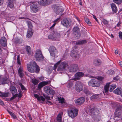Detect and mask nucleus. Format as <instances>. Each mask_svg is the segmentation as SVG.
I'll list each match as a JSON object with an SVG mask.
<instances>
[{
	"label": "nucleus",
	"instance_id": "14",
	"mask_svg": "<svg viewBox=\"0 0 122 122\" xmlns=\"http://www.w3.org/2000/svg\"><path fill=\"white\" fill-rule=\"evenodd\" d=\"M54 11L56 14L58 15H61L63 12V10L62 8L56 6L54 8Z\"/></svg>",
	"mask_w": 122,
	"mask_h": 122
},
{
	"label": "nucleus",
	"instance_id": "54",
	"mask_svg": "<svg viewBox=\"0 0 122 122\" xmlns=\"http://www.w3.org/2000/svg\"><path fill=\"white\" fill-rule=\"evenodd\" d=\"M97 79L100 81H102L103 79V77L100 76H98V77Z\"/></svg>",
	"mask_w": 122,
	"mask_h": 122
},
{
	"label": "nucleus",
	"instance_id": "13",
	"mask_svg": "<svg viewBox=\"0 0 122 122\" xmlns=\"http://www.w3.org/2000/svg\"><path fill=\"white\" fill-rule=\"evenodd\" d=\"M78 70V65L76 64H72L70 66V72H72L76 71Z\"/></svg>",
	"mask_w": 122,
	"mask_h": 122
},
{
	"label": "nucleus",
	"instance_id": "7",
	"mask_svg": "<svg viewBox=\"0 0 122 122\" xmlns=\"http://www.w3.org/2000/svg\"><path fill=\"white\" fill-rule=\"evenodd\" d=\"M61 23L64 26L68 28L71 25V19H69L65 18L61 20Z\"/></svg>",
	"mask_w": 122,
	"mask_h": 122
},
{
	"label": "nucleus",
	"instance_id": "30",
	"mask_svg": "<svg viewBox=\"0 0 122 122\" xmlns=\"http://www.w3.org/2000/svg\"><path fill=\"white\" fill-rule=\"evenodd\" d=\"M62 113H59L57 117V120L58 122H61V120L62 117Z\"/></svg>",
	"mask_w": 122,
	"mask_h": 122
},
{
	"label": "nucleus",
	"instance_id": "23",
	"mask_svg": "<svg viewBox=\"0 0 122 122\" xmlns=\"http://www.w3.org/2000/svg\"><path fill=\"white\" fill-rule=\"evenodd\" d=\"M10 90L13 95L15 94L17 92V90L16 88L14 86H12L10 87Z\"/></svg>",
	"mask_w": 122,
	"mask_h": 122
},
{
	"label": "nucleus",
	"instance_id": "44",
	"mask_svg": "<svg viewBox=\"0 0 122 122\" xmlns=\"http://www.w3.org/2000/svg\"><path fill=\"white\" fill-rule=\"evenodd\" d=\"M32 82H33L34 85H37L39 82V81L37 80L34 79L32 80Z\"/></svg>",
	"mask_w": 122,
	"mask_h": 122
},
{
	"label": "nucleus",
	"instance_id": "41",
	"mask_svg": "<svg viewBox=\"0 0 122 122\" xmlns=\"http://www.w3.org/2000/svg\"><path fill=\"white\" fill-rule=\"evenodd\" d=\"M94 63L95 65L98 66L101 64V61L99 60H96L94 61Z\"/></svg>",
	"mask_w": 122,
	"mask_h": 122
},
{
	"label": "nucleus",
	"instance_id": "52",
	"mask_svg": "<svg viewBox=\"0 0 122 122\" xmlns=\"http://www.w3.org/2000/svg\"><path fill=\"white\" fill-rule=\"evenodd\" d=\"M18 97H22V94H21V90H20V92L18 94Z\"/></svg>",
	"mask_w": 122,
	"mask_h": 122
},
{
	"label": "nucleus",
	"instance_id": "36",
	"mask_svg": "<svg viewBox=\"0 0 122 122\" xmlns=\"http://www.w3.org/2000/svg\"><path fill=\"white\" fill-rule=\"evenodd\" d=\"M84 92L87 96H91V92L87 89H84Z\"/></svg>",
	"mask_w": 122,
	"mask_h": 122
},
{
	"label": "nucleus",
	"instance_id": "61",
	"mask_svg": "<svg viewBox=\"0 0 122 122\" xmlns=\"http://www.w3.org/2000/svg\"><path fill=\"white\" fill-rule=\"evenodd\" d=\"M0 104L2 105H4V104L3 102L0 99Z\"/></svg>",
	"mask_w": 122,
	"mask_h": 122
},
{
	"label": "nucleus",
	"instance_id": "39",
	"mask_svg": "<svg viewBox=\"0 0 122 122\" xmlns=\"http://www.w3.org/2000/svg\"><path fill=\"white\" fill-rule=\"evenodd\" d=\"M8 6L11 9L14 8V5L13 2L11 1H9L8 3Z\"/></svg>",
	"mask_w": 122,
	"mask_h": 122
},
{
	"label": "nucleus",
	"instance_id": "37",
	"mask_svg": "<svg viewBox=\"0 0 122 122\" xmlns=\"http://www.w3.org/2000/svg\"><path fill=\"white\" fill-rule=\"evenodd\" d=\"M7 112L10 114L11 116L14 119H16L17 118V117L13 113L10 112V111L7 110Z\"/></svg>",
	"mask_w": 122,
	"mask_h": 122
},
{
	"label": "nucleus",
	"instance_id": "20",
	"mask_svg": "<svg viewBox=\"0 0 122 122\" xmlns=\"http://www.w3.org/2000/svg\"><path fill=\"white\" fill-rule=\"evenodd\" d=\"M41 4L43 5H46L49 4L51 2V0H41Z\"/></svg>",
	"mask_w": 122,
	"mask_h": 122
},
{
	"label": "nucleus",
	"instance_id": "53",
	"mask_svg": "<svg viewBox=\"0 0 122 122\" xmlns=\"http://www.w3.org/2000/svg\"><path fill=\"white\" fill-rule=\"evenodd\" d=\"M72 83H70L68 84L67 86L68 88H70L72 86Z\"/></svg>",
	"mask_w": 122,
	"mask_h": 122
},
{
	"label": "nucleus",
	"instance_id": "8",
	"mask_svg": "<svg viewBox=\"0 0 122 122\" xmlns=\"http://www.w3.org/2000/svg\"><path fill=\"white\" fill-rule=\"evenodd\" d=\"M76 91L80 92L82 91L83 89V85L79 81H77L76 83L75 87Z\"/></svg>",
	"mask_w": 122,
	"mask_h": 122
},
{
	"label": "nucleus",
	"instance_id": "16",
	"mask_svg": "<svg viewBox=\"0 0 122 122\" xmlns=\"http://www.w3.org/2000/svg\"><path fill=\"white\" fill-rule=\"evenodd\" d=\"M85 100V98L83 97H80L76 101L75 103L77 105H81L84 103Z\"/></svg>",
	"mask_w": 122,
	"mask_h": 122
},
{
	"label": "nucleus",
	"instance_id": "56",
	"mask_svg": "<svg viewBox=\"0 0 122 122\" xmlns=\"http://www.w3.org/2000/svg\"><path fill=\"white\" fill-rule=\"evenodd\" d=\"M113 89H114L116 87V85L115 84H112L111 85Z\"/></svg>",
	"mask_w": 122,
	"mask_h": 122
},
{
	"label": "nucleus",
	"instance_id": "57",
	"mask_svg": "<svg viewBox=\"0 0 122 122\" xmlns=\"http://www.w3.org/2000/svg\"><path fill=\"white\" fill-rule=\"evenodd\" d=\"M34 97L36 98L38 100L39 99V98L40 97L39 96V95L37 94H35L34 95Z\"/></svg>",
	"mask_w": 122,
	"mask_h": 122
},
{
	"label": "nucleus",
	"instance_id": "25",
	"mask_svg": "<svg viewBox=\"0 0 122 122\" xmlns=\"http://www.w3.org/2000/svg\"><path fill=\"white\" fill-rule=\"evenodd\" d=\"M111 6L113 11L115 13H116L117 10V7L115 4L114 3H112L111 4Z\"/></svg>",
	"mask_w": 122,
	"mask_h": 122
},
{
	"label": "nucleus",
	"instance_id": "26",
	"mask_svg": "<svg viewBox=\"0 0 122 122\" xmlns=\"http://www.w3.org/2000/svg\"><path fill=\"white\" fill-rule=\"evenodd\" d=\"M87 41L85 40H79L76 42V45H81L87 42Z\"/></svg>",
	"mask_w": 122,
	"mask_h": 122
},
{
	"label": "nucleus",
	"instance_id": "64",
	"mask_svg": "<svg viewBox=\"0 0 122 122\" xmlns=\"http://www.w3.org/2000/svg\"><path fill=\"white\" fill-rule=\"evenodd\" d=\"M2 48L0 46V55H1L2 54Z\"/></svg>",
	"mask_w": 122,
	"mask_h": 122
},
{
	"label": "nucleus",
	"instance_id": "11",
	"mask_svg": "<svg viewBox=\"0 0 122 122\" xmlns=\"http://www.w3.org/2000/svg\"><path fill=\"white\" fill-rule=\"evenodd\" d=\"M51 56L55 57L58 53V51L54 46H50L49 50Z\"/></svg>",
	"mask_w": 122,
	"mask_h": 122
},
{
	"label": "nucleus",
	"instance_id": "10",
	"mask_svg": "<svg viewBox=\"0 0 122 122\" xmlns=\"http://www.w3.org/2000/svg\"><path fill=\"white\" fill-rule=\"evenodd\" d=\"M30 8L31 12L35 13L37 12L40 10L38 4L35 3L31 5Z\"/></svg>",
	"mask_w": 122,
	"mask_h": 122
},
{
	"label": "nucleus",
	"instance_id": "50",
	"mask_svg": "<svg viewBox=\"0 0 122 122\" xmlns=\"http://www.w3.org/2000/svg\"><path fill=\"white\" fill-rule=\"evenodd\" d=\"M85 22L88 24H91V22L87 18H86L85 19Z\"/></svg>",
	"mask_w": 122,
	"mask_h": 122
},
{
	"label": "nucleus",
	"instance_id": "15",
	"mask_svg": "<svg viewBox=\"0 0 122 122\" xmlns=\"http://www.w3.org/2000/svg\"><path fill=\"white\" fill-rule=\"evenodd\" d=\"M9 80L8 78L5 77H2L1 76L0 78V85H4L9 83Z\"/></svg>",
	"mask_w": 122,
	"mask_h": 122
},
{
	"label": "nucleus",
	"instance_id": "27",
	"mask_svg": "<svg viewBox=\"0 0 122 122\" xmlns=\"http://www.w3.org/2000/svg\"><path fill=\"white\" fill-rule=\"evenodd\" d=\"M113 92L116 94L119 95L122 92V90L121 88H117Z\"/></svg>",
	"mask_w": 122,
	"mask_h": 122
},
{
	"label": "nucleus",
	"instance_id": "60",
	"mask_svg": "<svg viewBox=\"0 0 122 122\" xmlns=\"http://www.w3.org/2000/svg\"><path fill=\"white\" fill-rule=\"evenodd\" d=\"M19 19H28V18H25L24 17H19Z\"/></svg>",
	"mask_w": 122,
	"mask_h": 122
},
{
	"label": "nucleus",
	"instance_id": "33",
	"mask_svg": "<svg viewBox=\"0 0 122 122\" xmlns=\"http://www.w3.org/2000/svg\"><path fill=\"white\" fill-rule=\"evenodd\" d=\"M110 83V82L107 83L104 87L105 91L106 93L108 92L109 85Z\"/></svg>",
	"mask_w": 122,
	"mask_h": 122
},
{
	"label": "nucleus",
	"instance_id": "1",
	"mask_svg": "<svg viewBox=\"0 0 122 122\" xmlns=\"http://www.w3.org/2000/svg\"><path fill=\"white\" fill-rule=\"evenodd\" d=\"M27 68L28 71L31 73L36 72L38 73L40 70V68L35 61H32L30 64L27 65Z\"/></svg>",
	"mask_w": 122,
	"mask_h": 122
},
{
	"label": "nucleus",
	"instance_id": "3",
	"mask_svg": "<svg viewBox=\"0 0 122 122\" xmlns=\"http://www.w3.org/2000/svg\"><path fill=\"white\" fill-rule=\"evenodd\" d=\"M67 112L69 117L73 118L77 115L78 110L75 107H72L68 109Z\"/></svg>",
	"mask_w": 122,
	"mask_h": 122
},
{
	"label": "nucleus",
	"instance_id": "62",
	"mask_svg": "<svg viewBox=\"0 0 122 122\" xmlns=\"http://www.w3.org/2000/svg\"><path fill=\"white\" fill-rule=\"evenodd\" d=\"M46 99H47L48 100H50V97L49 96H46L45 97Z\"/></svg>",
	"mask_w": 122,
	"mask_h": 122
},
{
	"label": "nucleus",
	"instance_id": "42",
	"mask_svg": "<svg viewBox=\"0 0 122 122\" xmlns=\"http://www.w3.org/2000/svg\"><path fill=\"white\" fill-rule=\"evenodd\" d=\"M33 34L32 31H28L27 36L28 38L31 37Z\"/></svg>",
	"mask_w": 122,
	"mask_h": 122
},
{
	"label": "nucleus",
	"instance_id": "59",
	"mask_svg": "<svg viewBox=\"0 0 122 122\" xmlns=\"http://www.w3.org/2000/svg\"><path fill=\"white\" fill-rule=\"evenodd\" d=\"M60 17H59V18H58L57 19H56L54 21V22H57L60 19Z\"/></svg>",
	"mask_w": 122,
	"mask_h": 122
},
{
	"label": "nucleus",
	"instance_id": "46",
	"mask_svg": "<svg viewBox=\"0 0 122 122\" xmlns=\"http://www.w3.org/2000/svg\"><path fill=\"white\" fill-rule=\"evenodd\" d=\"M118 36L120 39L122 40V32L120 31L118 33Z\"/></svg>",
	"mask_w": 122,
	"mask_h": 122
},
{
	"label": "nucleus",
	"instance_id": "24",
	"mask_svg": "<svg viewBox=\"0 0 122 122\" xmlns=\"http://www.w3.org/2000/svg\"><path fill=\"white\" fill-rule=\"evenodd\" d=\"M78 31H74L73 32L74 37L76 39L79 38L81 36V34Z\"/></svg>",
	"mask_w": 122,
	"mask_h": 122
},
{
	"label": "nucleus",
	"instance_id": "2",
	"mask_svg": "<svg viewBox=\"0 0 122 122\" xmlns=\"http://www.w3.org/2000/svg\"><path fill=\"white\" fill-rule=\"evenodd\" d=\"M61 61V60L58 61L54 66L53 69L55 70L57 66L60 64V66H59L57 68V71H64L67 69L69 66L68 64L65 62H63L60 63Z\"/></svg>",
	"mask_w": 122,
	"mask_h": 122
},
{
	"label": "nucleus",
	"instance_id": "51",
	"mask_svg": "<svg viewBox=\"0 0 122 122\" xmlns=\"http://www.w3.org/2000/svg\"><path fill=\"white\" fill-rule=\"evenodd\" d=\"M17 61L18 64L19 65L20 64V61L19 59V56H18L17 58Z\"/></svg>",
	"mask_w": 122,
	"mask_h": 122
},
{
	"label": "nucleus",
	"instance_id": "40",
	"mask_svg": "<svg viewBox=\"0 0 122 122\" xmlns=\"http://www.w3.org/2000/svg\"><path fill=\"white\" fill-rule=\"evenodd\" d=\"M81 28H79L78 26H76L74 27L73 28V30H86L85 28H84L81 27Z\"/></svg>",
	"mask_w": 122,
	"mask_h": 122
},
{
	"label": "nucleus",
	"instance_id": "58",
	"mask_svg": "<svg viewBox=\"0 0 122 122\" xmlns=\"http://www.w3.org/2000/svg\"><path fill=\"white\" fill-rule=\"evenodd\" d=\"M114 89H113V88H112V87L110 85V89L109 90V91L110 92H112Z\"/></svg>",
	"mask_w": 122,
	"mask_h": 122
},
{
	"label": "nucleus",
	"instance_id": "38",
	"mask_svg": "<svg viewBox=\"0 0 122 122\" xmlns=\"http://www.w3.org/2000/svg\"><path fill=\"white\" fill-rule=\"evenodd\" d=\"M57 99L59 103H65V99L64 98H62L61 97H58Z\"/></svg>",
	"mask_w": 122,
	"mask_h": 122
},
{
	"label": "nucleus",
	"instance_id": "32",
	"mask_svg": "<svg viewBox=\"0 0 122 122\" xmlns=\"http://www.w3.org/2000/svg\"><path fill=\"white\" fill-rule=\"evenodd\" d=\"M9 94V93L8 92L2 93L0 91V97H7L8 96Z\"/></svg>",
	"mask_w": 122,
	"mask_h": 122
},
{
	"label": "nucleus",
	"instance_id": "28",
	"mask_svg": "<svg viewBox=\"0 0 122 122\" xmlns=\"http://www.w3.org/2000/svg\"><path fill=\"white\" fill-rule=\"evenodd\" d=\"M23 71V68L21 67H20L18 69V72L19 75L21 78L23 77L24 75V74L22 72Z\"/></svg>",
	"mask_w": 122,
	"mask_h": 122
},
{
	"label": "nucleus",
	"instance_id": "4",
	"mask_svg": "<svg viewBox=\"0 0 122 122\" xmlns=\"http://www.w3.org/2000/svg\"><path fill=\"white\" fill-rule=\"evenodd\" d=\"M50 34L48 36V38L50 39L56 40L60 36V32L57 31H51Z\"/></svg>",
	"mask_w": 122,
	"mask_h": 122
},
{
	"label": "nucleus",
	"instance_id": "22",
	"mask_svg": "<svg viewBox=\"0 0 122 122\" xmlns=\"http://www.w3.org/2000/svg\"><path fill=\"white\" fill-rule=\"evenodd\" d=\"M77 51L73 49L71 51L70 54L71 56L73 58H75L77 57Z\"/></svg>",
	"mask_w": 122,
	"mask_h": 122
},
{
	"label": "nucleus",
	"instance_id": "5",
	"mask_svg": "<svg viewBox=\"0 0 122 122\" xmlns=\"http://www.w3.org/2000/svg\"><path fill=\"white\" fill-rule=\"evenodd\" d=\"M36 60L38 61H41L43 60L44 57L42 52L40 50H37L35 55Z\"/></svg>",
	"mask_w": 122,
	"mask_h": 122
},
{
	"label": "nucleus",
	"instance_id": "35",
	"mask_svg": "<svg viewBox=\"0 0 122 122\" xmlns=\"http://www.w3.org/2000/svg\"><path fill=\"white\" fill-rule=\"evenodd\" d=\"M26 22L27 23L29 28V29H28V30H32L33 26L31 23V22L29 21H27Z\"/></svg>",
	"mask_w": 122,
	"mask_h": 122
},
{
	"label": "nucleus",
	"instance_id": "9",
	"mask_svg": "<svg viewBox=\"0 0 122 122\" xmlns=\"http://www.w3.org/2000/svg\"><path fill=\"white\" fill-rule=\"evenodd\" d=\"M44 89L45 92L48 95H53L55 93V91L49 86H45Z\"/></svg>",
	"mask_w": 122,
	"mask_h": 122
},
{
	"label": "nucleus",
	"instance_id": "31",
	"mask_svg": "<svg viewBox=\"0 0 122 122\" xmlns=\"http://www.w3.org/2000/svg\"><path fill=\"white\" fill-rule=\"evenodd\" d=\"M26 50L27 54L29 55L31 53V50L30 47L29 46H27L26 47Z\"/></svg>",
	"mask_w": 122,
	"mask_h": 122
},
{
	"label": "nucleus",
	"instance_id": "43",
	"mask_svg": "<svg viewBox=\"0 0 122 122\" xmlns=\"http://www.w3.org/2000/svg\"><path fill=\"white\" fill-rule=\"evenodd\" d=\"M114 2L118 5L121 4L122 2V0H113Z\"/></svg>",
	"mask_w": 122,
	"mask_h": 122
},
{
	"label": "nucleus",
	"instance_id": "45",
	"mask_svg": "<svg viewBox=\"0 0 122 122\" xmlns=\"http://www.w3.org/2000/svg\"><path fill=\"white\" fill-rule=\"evenodd\" d=\"M19 85L20 86L22 90H23L26 89L25 86L23 85H22L21 83H19Z\"/></svg>",
	"mask_w": 122,
	"mask_h": 122
},
{
	"label": "nucleus",
	"instance_id": "12",
	"mask_svg": "<svg viewBox=\"0 0 122 122\" xmlns=\"http://www.w3.org/2000/svg\"><path fill=\"white\" fill-rule=\"evenodd\" d=\"M96 110V108L95 106L93 105H91L87 108L86 112L88 114L90 113L92 114L95 113Z\"/></svg>",
	"mask_w": 122,
	"mask_h": 122
},
{
	"label": "nucleus",
	"instance_id": "34",
	"mask_svg": "<svg viewBox=\"0 0 122 122\" xmlns=\"http://www.w3.org/2000/svg\"><path fill=\"white\" fill-rule=\"evenodd\" d=\"M99 94H95L92 96L90 97L92 101L97 99L99 97Z\"/></svg>",
	"mask_w": 122,
	"mask_h": 122
},
{
	"label": "nucleus",
	"instance_id": "48",
	"mask_svg": "<svg viewBox=\"0 0 122 122\" xmlns=\"http://www.w3.org/2000/svg\"><path fill=\"white\" fill-rule=\"evenodd\" d=\"M120 79V77L118 76H116V77L113 78V79L114 80L116 81H118V80Z\"/></svg>",
	"mask_w": 122,
	"mask_h": 122
},
{
	"label": "nucleus",
	"instance_id": "17",
	"mask_svg": "<svg viewBox=\"0 0 122 122\" xmlns=\"http://www.w3.org/2000/svg\"><path fill=\"white\" fill-rule=\"evenodd\" d=\"M84 74L82 72H77L75 75V78H74V80H77L79 79Z\"/></svg>",
	"mask_w": 122,
	"mask_h": 122
},
{
	"label": "nucleus",
	"instance_id": "47",
	"mask_svg": "<svg viewBox=\"0 0 122 122\" xmlns=\"http://www.w3.org/2000/svg\"><path fill=\"white\" fill-rule=\"evenodd\" d=\"M41 100L42 101H44L45 100V99L42 96H40L39 98V99L38 100L40 101Z\"/></svg>",
	"mask_w": 122,
	"mask_h": 122
},
{
	"label": "nucleus",
	"instance_id": "21",
	"mask_svg": "<svg viewBox=\"0 0 122 122\" xmlns=\"http://www.w3.org/2000/svg\"><path fill=\"white\" fill-rule=\"evenodd\" d=\"M96 114V113L95 114H94L92 118L95 122H98L101 119L100 116L99 115H97Z\"/></svg>",
	"mask_w": 122,
	"mask_h": 122
},
{
	"label": "nucleus",
	"instance_id": "49",
	"mask_svg": "<svg viewBox=\"0 0 122 122\" xmlns=\"http://www.w3.org/2000/svg\"><path fill=\"white\" fill-rule=\"evenodd\" d=\"M102 22L104 24L106 25L108 24V21L104 19L103 20Z\"/></svg>",
	"mask_w": 122,
	"mask_h": 122
},
{
	"label": "nucleus",
	"instance_id": "19",
	"mask_svg": "<svg viewBox=\"0 0 122 122\" xmlns=\"http://www.w3.org/2000/svg\"><path fill=\"white\" fill-rule=\"evenodd\" d=\"M0 43L2 46L5 47L6 45V39L5 37H2L0 40Z\"/></svg>",
	"mask_w": 122,
	"mask_h": 122
},
{
	"label": "nucleus",
	"instance_id": "55",
	"mask_svg": "<svg viewBox=\"0 0 122 122\" xmlns=\"http://www.w3.org/2000/svg\"><path fill=\"white\" fill-rule=\"evenodd\" d=\"M120 111H122L121 110V108L120 107H117L116 109L115 112H118Z\"/></svg>",
	"mask_w": 122,
	"mask_h": 122
},
{
	"label": "nucleus",
	"instance_id": "6",
	"mask_svg": "<svg viewBox=\"0 0 122 122\" xmlns=\"http://www.w3.org/2000/svg\"><path fill=\"white\" fill-rule=\"evenodd\" d=\"M89 86L93 87H98L100 86V82L97 79H92L88 82Z\"/></svg>",
	"mask_w": 122,
	"mask_h": 122
},
{
	"label": "nucleus",
	"instance_id": "18",
	"mask_svg": "<svg viewBox=\"0 0 122 122\" xmlns=\"http://www.w3.org/2000/svg\"><path fill=\"white\" fill-rule=\"evenodd\" d=\"M50 82V81H43L40 82L38 85V87L39 89H41L42 87L47 85Z\"/></svg>",
	"mask_w": 122,
	"mask_h": 122
},
{
	"label": "nucleus",
	"instance_id": "29",
	"mask_svg": "<svg viewBox=\"0 0 122 122\" xmlns=\"http://www.w3.org/2000/svg\"><path fill=\"white\" fill-rule=\"evenodd\" d=\"M114 115L115 117L118 118L120 117L122 115V111H120L118 112H115Z\"/></svg>",
	"mask_w": 122,
	"mask_h": 122
},
{
	"label": "nucleus",
	"instance_id": "63",
	"mask_svg": "<svg viewBox=\"0 0 122 122\" xmlns=\"http://www.w3.org/2000/svg\"><path fill=\"white\" fill-rule=\"evenodd\" d=\"M56 24V23L54 24L53 25L51 26L50 28V29H51V30H52L53 29V27L55 26Z\"/></svg>",
	"mask_w": 122,
	"mask_h": 122
}]
</instances>
